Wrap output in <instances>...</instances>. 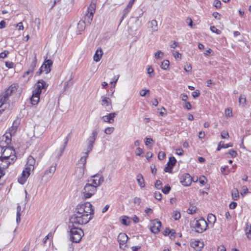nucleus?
<instances>
[{"label":"nucleus","instance_id":"nucleus-1","mask_svg":"<svg viewBox=\"0 0 251 251\" xmlns=\"http://www.w3.org/2000/svg\"><path fill=\"white\" fill-rule=\"evenodd\" d=\"M94 210L89 202L78 204L75 213L70 217V221L73 224L83 225L87 224L93 218Z\"/></svg>","mask_w":251,"mask_h":251},{"label":"nucleus","instance_id":"nucleus-2","mask_svg":"<svg viewBox=\"0 0 251 251\" xmlns=\"http://www.w3.org/2000/svg\"><path fill=\"white\" fill-rule=\"evenodd\" d=\"M1 152V156L0 157V159L1 161L5 160L7 163L6 165H2V163H0V166H1L3 169H6L11 163L14 162L17 157L15 155V151L13 150V147L7 146ZM1 151H2V149Z\"/></svg>","mask_w":251,"mask_h":251},{"label":"nucleus","instance_id":"nucleus-3","mask_svg":"<svg viewBox=\"0 0 251 251\" xmlns=\"http://www.w3.org/2000/svg\"><path fill=\"white\" fill-rule=\"evenodd\" d=\"M96 3L92 2L87 8V13L84 16V21L82 23L80 21L78 24V26H79L82 24H85L87 25H89L91 24L93 18L94 14L96 11Z\"/></svg>","mask_w":251,"mask_h":251},{"label":"nucleus","instance_id":"nucleus-4","mask_svg":"<svg viewBox=\"0 0 251 251\" xmlns=\"http://www.w3.org/2000/svg\"><path fill=\"white\" fill-rule=\"evenodd\" d=\"M83 235V231L81 228L75 227L74 225L72 226L70 230V240L72 242H79Z\"/></svg>","mask_w":251,"mask_h":251},{"label":"nucleus","instance_id":"nucleus-5","mask_svg":"<svg viewBox=\"0 0 251 251\" xmlns=\"http://www.w3.org/2000/svg\"><path fill=\"white\" fill-rule=\"evenodd\" d=\"M191 227L195 229L196 232L201 233L207 229L208 224L204 218H201L194 221Z\"/></svg>","mask_w":251,"mask_h":251},{"label":"nucleus","instance_id":"nucleus-6","mask_svg":"<svg viewBox=\"0 0 251 251\" xmlns=\"http://www.w3.org/2000/svg\"><path fill=\"white\" fill-rule=\"evenodd\" d=\"M95 186L89 183L85 185L83 189V196L85 199L90 198L95 194L97 192V188Z\"/></svg>","mask_w":251,"mask_h":251},{"label":"nucleus","instance_id":"nucleus-7","mask_svg":"<svg viewBox=\"0 0 251 251\" xmlns=\"http://www.w3.org/2000/svg\"><path fill=\"white\" fill-rule=\"evenodd\" d=\"M98 134L97 130L96 129H94L92 131L91 135L87 139V148L86 151L90 152L92 151Z\"/></svg>","mask_w":251,"mask_h":251},{"label":"nucleus","instance_id":"nucleus-8","mask_svg":"<svg viewBox=\"0 0 251 251\" xmlns=\"http://www.w3.org/2000/svg\"><path fill=\"white\" fill-rule=\"evenodd\" d=\"M48 84L43 79H40L35 85V89L33 92L36 93L40 96L43 90L45 91L47 90Z\"/></svg>","mask_w":251,"mask_h":251},{"label":"nucleus","instance_id":"nucleus-9","mask_svg":"<svg viewBox=\"0 0 251 251\" xmlns=\"http://www.w3.org/2000/svg\"><path fill=\"white\" fill-rule=\"evenodd\" d=\"M103 181V177L100 175H96L92 176V178L88 180L90 182L89 183L90 184L95 185V187L96 188L100 185Z\"/></svg>","mask_w":251,"mask_h":251},{"label":"nucleus","instance_id":"nucleus-10","mask_svg":"<svg viewBox=\"0 0 251 251\" xmlns=\"http://www.w3.org/2000/svg\"><path fill=\"white\" fill-rule=\"evenodd\" d=\"M101 104L103 106L107 111H109L112 109L111 100L107 97L102 96L101 97Z\"/></svg>","mask_w":251,"mask_h":251},{"label":"nucleus","instance_id":"nucleus-11","mask_svg":"<svg viewBox=\"0 0 251 251\" xmlns=\"http://www.w3.org/2000/svg\"><path fill=\"white\" fill-rule=\"evenodd\" d=\"M128 239V237L126 233H121L119 234L118 241L121 249H125V248L126 247V242Z\"/></svg>","mask_w":251,"mask_h":251},{"label":"nucleus","instance_id":"nucleus-12","mask_svg":"<svg viewBox=\"0 0 251 251\" xmlns=\"http://www.w3.org/2000/svg\"><path fill=\"white\" fill-rule=\"evenodd\" d=\"M193 180V178L188 173H185L182 175L180 178V182L181 184L186 186L191 185Z\"/></svg>","mask_w":251,"mask_h":251},{"label":"nucleus","instance_id":"nucleus-13","mask_svg":"<svg viewBox=\"0 0 251 251\" xmlns=\"http://www.w3.org/2000/svg\"><path fill=\"white\" fill-rule=\"evenodd\" d=\"M161 223L158 220H154L152 222V226L151 227V230L152 232L156 234L160 231Z\"/></svg>","mask_w":251,"mask_h":251},{"label":"nucleus","instance_id":"nucleus-14","mask_svg":"<svg viewBox=\"0 0 251 251\" xmlns=\"http://www.w3.org/2000/svg\"><path fill=\"white\" fill-rule=\"evenodd\" d=\"M30 171L31 170L30 169V168H27V167H25V169L23 170L22 172V176L21 178L18 179V181L20 183L23 184L25 182L26 179L30 175Z\"/></svg>","mask_w":251,"mask_h":251},{"label":"nucleus","instance_id":"nucleus-15","mask_svg":"<svg viewBox=\"0 0 251 251\" xmlns=\"http://www.w3.org/2000/svg\"><path fill=\"white\" fill-rule=\"evenodd\" d=\"M11 139L7 135L4 134L0 139V147L3 150L11 143Z\"/></svg>","mask_w":251,"mask_h":251},{"label":"nucleus","instance_id":"nucleus-16","mask_svg":"<svg viewBox=\"0 0 251 251\" xmlns=\"http://www.w3.org/2000/svg\"><path fill=\"white\" fill-rule=\"evenodd\" d=\"M117 115V114L116 112L110 113L106 115L102 116L101 117V119L104 122L112 124L114 122V118Z\"/></svg>","mask_w":251,"mask_h":251},{"label":"nucleus","instance_id":"nucleus-17","mask_svg":"<svg viewBox=\"0 0 251 251\" xmlns=\"http://www.w3.org/2000/svg\"><path fill=\"white\" fill-rule=\"evenodd\" d=\"M148 28L153 34L158 30L157 22L155 20H152L148 23Z\"/></svg>","mask_w":251,"mask_h":251},{"label":"nucleus","instance_id":"nucleus-18","mask_svg":"<svg viewBox=\"0 0 251 251\" xmlns=\"http://www.w3.org/2000/svg\"><path fill=\"white\" fill-rule=\"evenodd\" d=\"M85 170V167L83 166H78L76 168L75 171V175L77 180H79L83 177Z\"/></svg>","mask_w":251,"mask_h":251},{"label":"nucleus","instance_id":"nucleus-19","mask_svg":"<svg viewBox=\"0 0 251 251\" xmlns=\"http://www.w3.org/2000/svg\"><path fill=\"white\" fill-rule=\"evenodd\" d=\"M35 164V159L31 156L29 155L27 158V161L26 164V167L27 168H30V169L31 170H34V165Z\"/></svg>","mask_w":251,"mask_h":251},{"label":"nucleus","instance_id":"nucleus-20","mask_svg":"<svg viewBox=\"0 0 251 251\" xmlns=\"http://www.w3.org/2000/svg\"><path fill=\"white\" fill-rule=\"evenodd\" d=\"M192 248L198 251H201L203 247V244L199 241H195L191 243Z\"/></svg>","mask_w":251,"mask_h":251},{"label":"nucleus","instance_id":"nucleus-21","mask_svg":"<svg viewBox=\"0 0 251 251\" xmlns=\"http://www.w3.org/2000/svg\"><path fill=\"white\" fill-rule=\"evenodd\" d=\"M40 96L36 94V93L32 91V95L30 98L31 103L32 105H36L39 101Z\"/></svg>","mask_w":251,"mask_h":251},{"label":"nucleus","instance_id":"nucleus-22","mask_svg":"<svg viewBox=\"0 0 251 251\" xmlns=\"http://www.w3.org/2000/svg\"><path fill=\"white\" fill-rule=\"evenodd\" d=\"M16 86H14V87L12 86V85L8 88L5 92L3 93L1 95H2L3 97L6 98L7 99H8V97L9 96L11 95V94L13 93V91H14L16 89Z\"/></svg>","mask_w":251,"mask_h":251},{"label":"nucleus","instance_id":"nucleus-23","mask_svg":"<svg viewBox=\"0 0 251 251\" xmlns=\"http://www.w3.org/2000/svg\"><path fill=\"white\" fill-rule=\"evenodd\" d=\"M56 164H55L54 165L51 166L49 169L47 170L44 175H48L50 177H51L53 174L54 173L55 170H56Z\"/></svg>","mask_w":251,"mask_h":251},{"label":"nucleus","instance_id":"nucleus-24","mask_svg":"<svg viewBox=\"0 0 251 251\" xmlns=\"http://www.w3.org/2000/svg\"><path fill=\"white\" fill-rule=\"evenodd\" d=\"M89 153V152L86 151L85 152L84 155L81 157L78 164L79 166H83L85 167L86 159L88 156Z\"/></svg>","mask_w":251,"mask_h":251},{"label":"nucleus","instance_id":"nucleus-25","mask_svg":"<svg viewBox=\"0 0 251 251\" xmlns=\"http://www.w3.org/2000/svg\"><path fill=\"white\" fill-rule=\"evenodd\" d=\"M102 55V50L100 48V49H98L96 50V52L94 56V60L96 62L99 61L101 58Z\"/></svg>","mask_w":251,"mask_h":251},{"label":"nucleus","instance_id":"nucleus-26","mask_svg":"<svg viewBox=\"0 0 251 251\" xmlns=\"http://www.w3.org/2000/svg\"><path fill=\"white\" fill-rule=\"evenodd\" d=\"M137 180L139 186L141 188H144L145 186L144 179L143 176L141 174H138L137 176Z\"/></svg>","mask_w":251,"mask_h":251},{"label":"nucleus","instance_id":"nucleus-27","mask_svg":"<svg viewBox=\"0 0 251 251\" xmlns=\"http://www.w3.org/2000/svg\"><path fill=\"white\" fill-rule=\"evenodd\" d=\"M232 199L234 201H237L239 199V194L238 190L237 188H234L231 192Z\"/></svg>","mask_w":251,"mask_h":251},{"label":"nucleus","instance_id":"nucleus-28","mask_svg":"<svg viewBox=\"0 0 251 251\" xmlns=\"http://www.w3.org/2000/svg\"><path fill=\"white\" fill-rule=\"evenodd\" d=\"M37 61V59L36 57V54L35 53L34 55V59L29 68V69H30V71H34V68L36 66Z\"/></svg>","mask_w":251,"mask_h":251},{"label":"nucleus","instance_id":"nucleus-29","mask_svg":"<svg viewBox=\"0 0 251 251\" xmlns=\"http://www.w3.org/2000/svg\"><path fill=\"white\" fill-rule=\"evenodd\" d=\"M169 61L168 60H165L162 62L161 65V68L163 70H167L169 68Z\"/></svg>","mask_w":251,"mask_h":251},{"label":"nucleus","instance_id":"nucleus-30","mask_svg":"<svg viewBox=\"0 0 251 251\" xmlns=\"http://www.w3.org/2000/svg\"><path fill=\"white\" fill-rule=\"evenodd\" d=\"M216 217L212 214H209L207 216V221L209 223L213 224L216 221Z\"/></svg>","mask_w":251,"mask_h":251},{"label":"nucleus","instance_id":"nucleus-31","mask_svg":"<svg viewBox=\"0 0 251 251\" xmlns=\"http://www.w3.org/2000/svg\"><path fill=\"white\" fill-rule=\"evenodd\" d=\"M131 8V7H128V6H126V7L124 9V10L123 11V14L121 17L120 23L122 22V21L123 20L124 18L128 13V12H129Z\"/></svg>","mask_w":251,"mask_h":251},{"label":"nucleus","instance_id":"nucleus-32","mask_svg":"<svg viewBox=\"0 0 251 251\" xmlns=\"http://www.w3.org/2000/svg\"><path fill=\"white\" fill-rule=\"evenodd\" d=\"M176 162V160L174 157H170L169 158V161L167 163V165H170L172 167H173L175 165Z\"/></svg>","mask_w":251,"mask_h":251},{"label":"nucleus","instance_id":"nucleus-33","mask_svg":"<svg viewBox=\"0 0 251 251\" xmlns=\"http://www.w3.org/2000/svg\"><path fill=\"white\" fill-rule=\"evenodd\" d=\"M129 219L128 217L125 216L122 219V223L125 226H128L130 224V222L128 221Z\"/></svg>","mask_w":251,"mask_h":251},{"label":"nucleus","instance_id":"nucleus-34","mask_svg":"<svg viewBox=\"0 0 251 251\" xmlns=\"http://www.w3.org/2000/svg\"><path fill=\"white\" fill-rule=\"evenodd\" d=\"M171 190V187L168 184L165 186V187L162 189V191L164 194H168Z\"/></svg>","mask_w":251,"mask_h":251},{"label":"nucleus","instance_id":"nucleus-35","mask_svg":"<svg viewBox=\"0 0 251 251\" xmlns=\"http://www.w3.org/2000/svg\"><path fill=\"white\" fill-rule=\"evenodd\" d=\"M181 217L180 213L178 211H174L172 215V217L175 220H177L180 219Z\"/></svg>","mask_w":251,"mask_h":251},{"label":"nucleus","instance_id":"nucleus-36","mask_svg":"<svg viewBox=\"0 0 251 251\" xmlns=\"http://www.w3.org/2000/svg\"><path fill=\"white\" fill-rule=\"evenodd\" d=\"M114 130V128L113 127H106L104 132L106 134L110 135L111 134Z\"/></svg>","mask_w":251,"mask_h":251},{"label":"nucleus","instance_id":"nucleus-37","mask_svg":"<svg viewBox=\"0 0 251 251\" xmlns=\"http://www.w3.org/2000/svg\"><path fill=\"white\" fill-rule=\"evenodd\" d=\"M163 56L164 53L160 50H159L157 52H156L154 55L155 58L156 59H161L163 58Z\"/></svg>","mask_w":251,"mask_h":251},{"label":"nucleus","instance_id":"nucleus-38","mask_svg":"<svg viewBox=\"0 0 251 251\" xmlns=\"http://www.w3.org/2000/svg\"><path fill=\"white\" fill-rule=\"evenodd\" d=\"M40 68H41V70H43L44 72H46V74H48L51 70L50 68H48V66H47L44 63Z\"/></svg>","mask_w":251,"mask_h":251},{"label":"nucleus","instance_id":"nucleus-39","mask_svg":"<svg viewBox=\"0 0 251 251\" xmlns=\"http://www.w3.org/2000/svg\"><path fill=\"white\" fill-rule=\"evenodd\" d=\"M9 52L7 50H5L3 51L0 53V58L4 59L7 56V55L9 54Z\"/></svg>","mask_w":251,"mask_h":251},{"label":"nucleus","instance_id":"nucleus-40","mask_svg":"<svg viewBox=\"0 0 251 251\" xmlns=\"http://www.w3.org/2000/svg\"><path fill=\"white\" fill-rule=\"evenodd\" d=\"M153 69L151 66H150L148 68V74H149L150 77H152L154 76V74H153Z\"/></svg>","mask_w":251,"mask_h":251},{"label":"nucleus","instance_id":"nucleus-41","mask_svg":"<svg viewBox=\"0 0 251 251\" xmlns=\"http://www.w3.org/2000/svg\"><path fill=\"white\" fill-rule=\"evenodd\" d=\"M47 66H48V68H50L51 66L52 65V61L51 59H46L44 63Z\"/></svg>","mask_w":251,"mask_h":251},{"label":"nucleus","instance_id":"nucleus-42","mask_svg":"<svg viewBox=\"0 0 251 251\" xmlns=\"http://www.w3.org/2000/svg\"><path fill=\"white\" fill-rule=\"evenodd\" d=\"M0 103H1L0 106H1V108H3L2 106L3 104L7 101L8 99L6 98L3 97L2 95H0Z\"/></svg>","mask_w":251,"mask_h":251},{"label":"nucleus","instance_id":"nucleus-43","mask_svg":"<svg viewBox=\"0 0 251 251\" xmlns=\"http://www.w3.org/2000/svg\"><path fill=\"white\" fill-rule=\"evenodd\" d=\"M221 2L219 0H215L213 5L216 8H220L221 7Z\"/></svg>","mask_w":251,"mask_h":251},{"label":"nucleus","instance_id":"nucleus-44","mask_svg":"<svg viewBox=\"0 0 251 251\" xmlns=\"http://www.w3.org/2000/svg\"><path fill=\"white\" fill-rule=\"evenodd\" d=\"M162 182L159 180H157L155 183V187L157 189H160L162 188Z\"/></svg>","mask_w":251,"mask_h":251},{"label":"nucleus","instance_id":"nucleus-45","mask_svg":"<svg viewBox=\"0 0 251 251\" xmlns=\"http://www.w3.org/2000/svg\"><path fill=\"white\" fill-rule=\"evenodd\" d=\"M166 156V154L163 151H160L158 154V158L159 160H162L164 159V158Z\"/></svg>","mask_w":251,"mask_h":251},{"label":"nucleus","instance_id":"nucleus-46","mask_svg":"<svg viewBox=\"0 0 251 251\" xmlns=\"http://www.w3.org/2000/svg\"><path fill=\"white\" fill-rule=\"evenodd\" d=\"M222 139H227L229 137L228 133L226 131H223L221 134Z\"/></svg>","mask_w":251,"mask_h":251},{"label":"nucleus","instance_id":"nucleus-47","mask_svg":"<svg viewBox=\"0 0 251 251\" xmlns=\"http://www.w3.org/2000/svg\"><path fill=\"white\" fill-rule=\"evenodd\" d=\"M154 198L159 201H160L162 199V194L159 192H155L154 193Z\"/></svg>","mask_w":251,"mask_h":251},{"label":"nucleus","instance_id":"nucleus-48","mask_svg":"<svg viewBox=\"0 0 251 251\" xmlns=\"http://www.w3.org/2000/svg\"><path fill=\"white\" fill-rule=\"evenodd\" d=\"M176 234V233L174 229H170V234L169 236L171 239H175Z\"/></svg>","mask_w":251,"mask_h":251},{"label":"nucleus","instance_id":"nucleus-49","mask_svg":"<svg viewBox=\"0 0 251 251\" xmlns=\"http://www.w3.org/2000/svg\"><path fill=\"white\" fill-rule=\"evenodd\" d=\"M150 91L149 90H144L142 89L140 92V95L142 97H144L147 93H150Z\"/></svg>","mask_w":251,"mask_h":251},{"label":"nucleus","instance_id":"nucleus-50","mask_svg":"<svg viewBox=\"0 0 251 251\" xmlns=\"http://www.w3.org/2000/svg\"><path fill=\"white\" fill-rule=\"evenodd\" d=\"M188 210L190 211L189 212L190 214H194L196 212L197 208L195 206H192V207H189Z\"/></svg>","mask_w":251,"mask_h":251},{"label":"nucleus","instance_id":"nucleus-51","mask_svg":"<svg viewBox=\"0 0 251 251\" xmlns=\"http://www.w3.org/2000/svg\"><path fill=\"white\" fill-rule=\"evenodd\" d=\"M173 167H172L170 165H167L166 167H165L164 171L168 173H172Z\"/></svg>","mask_w":251,"mask_h":251},{"label":"nucleus","instance_id":"nucleus-52","mask_svg":"<svg viewBox=\"0 0 251 251\" xmlns=\"http://www.w3.org/2000/svg\"><path fill=\"white\" fill-rule=\"evenodd\" d=\"M210 30L212 32L216 33L217 34H219L221 33V31L217 29L214 26H211L210 27Z\"/></svg>","mask_w":251,"mask_h":251},{"label":"nucleus","instance_id":"nucleus-53","mask_svg":"<svg viewBox=\"0 0 251 251\" xmlns=\"http://www.w3.org/2000/svg\"><path fill=\"white\" fill-rule=\"evenodd\" d=\"M5 66L9 69L13 68L14 66V64L12 62L6 61L5 62Z\"/></svg>","mask_w":251,"mask_h":251},{"label":"nucleus","instance_id":"nucleus-54","mask_svg":"<svg viewBox=\"0 0 251 251\" xmlns=\"http://www.w3.org/2000/svg\"><path fill=\"white\" fill-rule=\"evenodd\" d=\"M246 101V99L245 97H243L241 96L239 98V102L240 104H243V105L245 104Z\"/></svg>","mask_w":251,"mask_h":251},{"label":"nucleus","instance_id":"nucleus-55","mask_svg":"<svg viewBox=\"0 0 251 251\" xmlns=\"http://www.w3.org/2000/svg\"><path fill=\"white\" fill-rule=\"evenodd\" d=\"M228 153L232 158H234L237 156V152L233 150H230L228 151Z\"/></svg>","mask_w":251,"mask_h":251},{"label":"nucleus","instance_id":"nucleus-56","mask_svg":"<svg viewBox=\"0 0 251 251\" xmlns=\"http://www.w3.org/2000/svg\"><path fill=\"white\" fill-rule=\"evenodd\" d=\"M133 202L135 204H137L138 205H140L141 200L140 198L135 197L133 200Z\"/></svg>","mask_w":251,"mask_h":251},{"label":"nucleus","instance_id":"nucleus-57","mask_svg":"<svg viewBox=\"0 0 251 251\" xmlns=\"http://www.w3.org/2000/svg\"><path fill=\"white\" fill-rule=\"evenodd\" d=\"M248 193V189L246 186H244L242 188V191L241 192V195L244 197V195Z\"/></svg>","mask_w":251,"mask_h":251},{"label":"nucleus","instance_id":"nucleus-58","mask_svg":"<svg viewBox=\"0 0 251 251\" xmlns=\"http://www.w3.org/2000/svg\"><path fill=\"white\" fill-rule=\"evenodd\" d=\"M145 145L146 146H149L150 144H151L153 142V140L151 138H146Z\"/></svg>","mask_w":251,"mask_h":251},{"label":"nucleus","instance_id":"nucleus-59","mask_svg":"<svg viewBox=\"0 0 251 251\" xmlns=\"http://www.w3.org/2000/svg\"><path fill=\"white\" fill-rule=\"evenodd\" d=\"M200 95V91L197 90L196 91L192 92V95L194 98L198 97Z\"/></svg>","mask_w":251,"mask_h":251},{"label":"nucleus","instance_id":"nucleus-60","mask_svg":"<svg viewBox=\"0 0 251 251\" xmlns=\"http://www.w3.org/2000/svg\"><path fill=\"white\" fill-rule=\"evenodd\" d=\"M237 203L236 202H231L229 205V208L231 209H235L237 206Z\"/></svg>","mask_w":251,"mask_h":251},{"label":"nucleus","instance_id":"nucleus-61","mask_svg":"<svg viewBox=\"0 0 251 251\" xmlns=\"http://www.w3.org/2000/svg\"><path fill=\"white\" fill-rule=\"evenodd\" d=\"M66 146H64V145H63L60 149V153L58 155V158L59 159L60 157L62 155Z\"/></svg>","mask_w":251,"mask_h":251},{"label":"nucleus","instance_id":"nucleus-62","mask_svg":"<svg viewBox=\"0 0 251 251\" xmlns=\"http://www.w3.org/2000/svg\"><path fill=\"white\" fill-rule=\"evenodd\" d=\"M143 153V150L141 148L138 147L136 150V154L138 156H140Z\"/></svg>","mask_w":251,"mask_h":251},{"label":"nucleus","instance_id":"nucleus-63","mask_svg":"<svg viewBox=\"0 0 251 251\" xmlns=\"http://www.w3.org/2000/svg\"><path fill=\"white\" fill-rule=\"evenodd\" d=\"M184 151L181 148H179L176 149V153L180 156H181L183 154Z\"/></svg>","mask_w":251,"mask_h":251},{"label":"nucleus","instance_id":"nucleus-64","mask_svg":"<svg viewBox=\"0 0 251 251\" xmlns=\"http://www.w3.org/2000/svg\"><path fill=\"white\" fill-rule=\"evenodd\" d=\"M184 107L188 110L192 108V105L189 102H186L184 104Z\"/></svg>","mask_w":251,"mask_h":251}]
</instances>
